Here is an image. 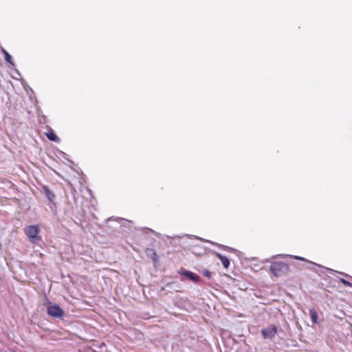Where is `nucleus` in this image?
<instances>
[{"label":"nucleus","instance_id":"1","mask_svg":"<svg viewBox=\"0 0 352 352\" xmlns=\"http://www.w3.org/2000/svg\"><path fill=\"white\" fill-rule=\"evenodd\" d=\"M270 272L274 276L278 277L287 274L289 270V265L282 261H274L270 265Z\"/></svg>","mask_w":352,"mask_h":352},{"label":"nucleus","instance_id":"2","mask_svg":"<svg viewBox=\"0 0 352 352\" xmlns=\"http://www.w3.org/2000/svg\"><path fill=\"white\" fill-rule=\"evenodd\" d=\"M47 312L54 318H62L64 315V311L57 304H54L52 302H47Z\"/></svg>","mask_w":352,"mask_h":352},{"label":"nucleus","instance_id":"3","mask_svg":"<svg viewBox=\"0 0 352 352\" xmlns=\"http://www.w3.org/2000/svg\"><path fill=\"white\" fill-rule=\"evenodd\" d=\"M40 229L38 225L28 226L24 230L25 235L29 238L30 241L35 242L39 239L38 234Z\"/></svg>","mask_w":352,"mask_h":352},{"label":"nucleus","instance_id":"4","mask_svg":"<svg viewBox=\"0 0 352 352\" xmlns=\"http://www.w3.org/2000/svg\"><path fill=\"white\" fill-rule=\"evenodd\" d=\"M277 333V327L274 325L271 324L269 327H267L265 329H263L261 330V334L263 337V338H272L275 336V335Z\"/></svg>","mask_w":352,"mask_h":352},{"label":"nucleus","instance_id":"5","mask_svg":"<svg viewBox=\"0 0 352 352\" xmlns=\"http://www.w3.org/2000/svg\"><path fill=\"white\" fill-rule=\"evenodd\" d=\"M182 274L188 277L190 280H191L192 281H193L195 283H199L200 281V278L197 274L192 273L190 271L184 270L182 272Z\"/></svg>","mask_w":352,"mask_h":352},{"label":"nucleus","instance_id":"6","mask_svg":"<svg viewBox=\"0 0 352 352\" xmlns=\"http://www.w3.org/2000/svg\"><path fill=\"white\" fill-rule=\"evenodd\" d=\"M214 255L221 261L224 268L228 269L229 267L230 261L226 256H223L219 252H214Z\"/></svg>","mask_w":352,"mask_h":352},{"label":"nucleus","instance_id":"7","mask_svg":"<svg viewBox=\"0 0 352 352\" xmlns=\"http://www.w3.org/2000/svg\"><path fill=\"white\" fill-rule=\"evenodd\" d=\"M43 189L44 190L45 195L47 197V199L52 204H54L55 201V195L50 190L47 186H43Z\"/></svg>","mask_w":352,"mask_h":352},{"label":"nucleus","instance_id":"8","mask_svg":"<svg viewBox=\"0 0 352 352\" xmlns=\"http://www.w3.org/2000/svg\"><path fill=\"white\" fill-rule=\"evenodd\" d=\"M145 252L146 255L151 257L155 263L157 262L158 256L153 248H146Z\"/></svg>","mask_w":352,"mask_h":352},{"label":"nucleus","instance_id":"9","mask_svg":"<svg viewBox=\"0 0 352 352\" xmlns=\"http://www.w3.org/2000/svg\"><path fill=\"white\" fill-rule=\"evenodd\" d=\"M309 316L312 320V322L316 324L318 322V313L316 309H311L309 310Z\"/></svg>","mask_w":352,"mask_h":352},{"label":"nucleus","instance_id":"10","mask_svg":"<svg viewBox=\"0 0 352 352\" xmlns=\"http://www.w3.org/2000/svg\"><path fill=\"white\" fill-rule=\"evenodd\" d=\"M46 135L47 138L51 141L57 142L59 140L58 136L53 131L47 133Z\"/></svg>","mask_w":352,"mask_h":352},{"label":"nucleus","instance_id":"11","mask_svg":"<svg viewBox=\"0 0 352 352\" xmlns=\"http://www.w3.org/2000/svg\"><path fill=\"white\" fill-rule=\"evenodd\" d=\"M202 275L207 277L208 278H210L212 277V273L207 269H204L202 271Z\"/></svg>","mask_w":352,"mask_h":352},{"label":"nucleus","instance_id":"12","mask_svg":"<svg viewBox=\"0 0 352 352\" xmlns=\"http://www.w3.org/2000/svg\"><path fill=\"white\" fill-rule=\"evenodd\" d=\"M4 58L6 62L9 63L11 65H14L12 60V56H10V54H6V56H4Z\"/></svg>","mask_w":352,"mask_h":352},{"label":"nucleus","instance_id":"13","mask_svg":"<svg viewBox=\"0 0 352 352\" xmlns=\"http://www.w3.org/2000/svg\"><path fill=\"white\" fill-rule=\"evenodd\" d=\"M340 281L344 285V286H347V287H352V283H350L349 281L344 279V278H340Z\"/></svg>","mask_w":352,"mask_h":352},{"label":"nucleus","instance_id":"14","mask_svg":"<svg viewBox=\"0 0 352 352\" xmlns=\"http://www.w3.org/2000/svg\"><path fill=\"white\" fill-rule=\"evenodd\" d=\"M223 247L224 250H230V251L234 250L233 248H230L228 246H223Z\"/></svg>","mask_w":352,"mask_h":352},{"label":"nucleus","instance_id":"15","mask_svg":"<svg viewBox=\"0 0 352 352\" xmlns=\"http://www.w3.org/2000/svg\"><path fill=\"white\" fill-rule=\"evenodd\" d=\"M294 258L297 260L305 261V259L304 258L300 257V256H296Z\"/></svg>","mask_w":352,"mask_h":352},{"label":"nucleus","instance_id":"16","mask_svg":"<svg viewBox=\"0 0 352 352\" xmlns=\"http://www.w3.org/2000/svg\"><path fill=\"white\" fill-rule=\"evenodd\" d=\"M1 52H3L4 56L6 54H9L4 48H1Z\"/></svg>","mask_w":352,"mask_h":352},{"label":"nucleus","instance_id":"17","mask_svg":"<svg viewBox=\"0 0 352 352\" xmlns=\"http://www.w3.org/2000/svg\"><path fill=\"white\" fill-rule=\"evenodd\" d=\"M1 52H3L4 56L6 54H9L4 48H1Z\"/></svg>","mask_w":352,"mask_h":352},{"label":"nucleus","instance_id":"18","mask_svg":"<svg viewBox=\"0 0 352 352\" xmlns=\"http://www.w3.org/2000/svg\"><path fill=\"white\" fill-rule=\"evenodd\" d=\"M148 230L151 231V232H153V230L151 229H149V228H146Z\"/></svg>","mask_w":352,"mask_h":352}]
</instances>
